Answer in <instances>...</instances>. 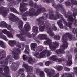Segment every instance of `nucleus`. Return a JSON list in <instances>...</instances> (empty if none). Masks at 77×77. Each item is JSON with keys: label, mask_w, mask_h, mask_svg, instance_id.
Segmentation results:
<instances>
[{"label": "nucleus", "mask_w": 77, "mask_h": 77, "mask_svg": "<svg viewBox=\"0 0 77 77\" xmlns=\"http://www.w3.org/2000/svg\"><path fill=\"white\" fill-rule=\"evenodd\" d=\"M30 25L29 23H26L25 24L23 29L21 30V33L20 34H17L16 36L17 38H19L21 41H26V38L23 37V35H25V36H27L29 38H34L36 36L38 31V27L36 26H33L32 28V31L35 34L32 33L30 34L29 31H30Z\"/></svg>", "instance_id": "nucleus-1"}, {"label": "nucleus", "mask_w": 77, "mask_h": 77, "mask_svg": "<svg viewBox=\"0 0 77 77\" xmlns=\"http://www.w3.org/2000/svg\"><path fill=\"white\" fill-rule=\"evenodd\" d=\"M43 48V47L41 46L38 47L36 50L38 52H36L34 54L35 56L37 58L41 59V58H43L44 56H45V54H47V57H48V50H45L41 52L39 54V52L42 51Z\"/></svg>", "instance_id": "nucleus-2"}, {"label": "nucleus", "mask_w": 77, "mask_h": 77, "mask_svg": "<svg viewBox=\"0 0 77 77\" xmlns=\"http://www.w3.org/2000/svg\"><path fill=\"white\" fill-rule=\"evenodd\" d=\"M62 40L64 45L60 47L61 48L62 50H58L56 51V53L57 54H59V53L63 54V53H65V52L63 51L65 48H66L68 47V43L67 42V39L64 38V36H63Z\"/></svg>", "instance_id": "nucleus-3"}, {"label": "nucleus", "mask_w": 77, "mask_h": 77, "mask_svg": "<svg viewBox=\"0 0 77 77\" xmlns=\"http://www.w3.org/2000/svg\"><path fill=\"white\" fill-rule=\"evenodd\" d=\"M8 62L10 64L14 62V59L12 58V56L11 55H8L7 57V58L5 59V60H2L0 62L1 65H8Z\"/></svg>", "instance_id": "nucleus-4"}, {"label": "nucleus", "mask_w": 77, "mask_h": 77, "mask_svg": "<svg viewBox=\"0 0 77 77\" xmlns=\"http://www.w3.org/2000/svg\"><path fill=\"white\" fill-rule=\"evenodd\" d=\"M29 0H23L22 1V3L20 4V10L21 12H22V13L20 15L23 14L24 12H25L26 11V6L28 5L27 3H27V1Z\"/></svg>", "instance_id": "nucleus-5"}, {"label": "nucleus", "mask_w": 77, "mask_h": 77, "mask_svg": "<svg viewBox=\"0 0 77 77\" xmlns=\"http://www.w3.org/2000/svg\"><path fill=\"white\" fill-rule=\"evenodd\" d=\"M21 51L20 48H16L14 49V51L12 52V53L13 55V57L15 60L19 59L20 56L18 53H20Z\"/></svg>", "instance_id": "nucleus-6"}, {"label": "nucleus", "mask_w": 77, "mask_h": 77, "mask_svg": "<svg viewBox=\"0 0 77 77\" xmlns=\"http://www.w3.org/2000/svg\"><path fill=\"white\" fill-rule=\"evenodd\" d=\"M47 35L44 34H40L38 36L37 38L39 39L43 40L45 39L46 41L44 42V44L45 45H48V38H47Z\"/></svg>", "instance_id": "nucleus-7"}, {"label": "nucleus", "mask_w": 77, "mask_h": 77, "mask_svg": "<svg viewBox=\"0 0 77 77\" xmlns=\"http://www.w3.org/2000/svg\"><path fill=\"white\" fill-rule=\"evenodd\" d=\"M36 11V10L34 9L33 8H31L30 9L28 12H26L24 13L22 17H27V16H33L35 15V11Z\"/></svg>", "instance_id": "nucleus-8"}, {"label": "nucleus", "mask_w": 77, "mask_h": 77, "mask_svg": "<svg viewBox=\"0 0 77 77\" xmlns=\"http://www.w3.org/2000/svg\"><path fill=\"white\" fill-rule=\"evenodd\" d=\"M67 56L66 57L67 58V59L66 60L67 65L68 66H71L72 64V56L71 54H69V51H67L66 52Z\"/></svg>", "instance_id": "nucleus-9"}, {"label": "nucleus", "mask_w": 77, "mask_h": 77, "mask_svg": "<svg viewBox=\"0 0 77 77\" xmlns=\"http://www.w3.org/2000/svg\"><path fill=\"white\" fill-rule=\"evenodd\" d=\"M19 64H20V63L18 61L12 63L10 66L11 69L14 71H17L18 68Z\"/></svg>", "instance_id": "nucleus-10"}, {"label": "nucleus", "mask_w": 77, "mask_h": 77, "mask_svg": "<svg viewBox=\"0 0 77 77\" xmlns=\"http://www.w3.org/2000/svg\"><path fill=\"white\" fill-rule=\"evenodd\" d=\"M9 19L13 22H15V21H19V18L16 17L15 15L12 14H10V17H9Z\"/></svg>", "instance_id": "nucleus-11"}, {"label": "nucleus", "mask_w": 77, "mask_h": 77, "mask_svg": "<svg viewBox=\"0 0 77 77\" xmlns=\"http://www.w3.org/2000/svg\"><path fill=\"white\" fill-rule=\"evenodd\" d=\"M23 66L25 68L26 71L28 72H32L33 70V67L32 66H29L28 64H25L23 65Z\"/></svg>", "instance_id": "nucleus-12"}, {"label": "nucleus", "mask_w": 77, "mask_h": 77, "mask_svg": "<svg viewBox=\"0 0 77 77\" xmlns=\"http://www.w3.org/2000/svg\"><path fill=\"white\" fill-rule=\"evenodd\" d=\"M46 9L44 8H42L38 9L34 12V16L36 17L38 15L41 13V12H46Z\"/></svg>", "instance_id": "nucleus-13"}, {"label": "nucleus", "mask_w": 77, "mask_h": 77, "mask_svg": "<svg viewBox=\"0 0 77 77\" xmlns=\"http://www.w3.org/2000/svg\"><path fill=\"white\" fill-rule=\"evenodd\" d=\"M45 28L46 30H47V33H48V24L47 23L45 24L43 26L41 25L40 26H39V30L40 32H43L45 30Z\"/></svg>", "instance_id": "nucleus-14"}, {"label": "nucleus", "mask_w": 77, "mask_h": 77, "mask_svg": "<svg viewBox=\"0 0 77 77\" xmlns=\"http://www.w3.org/2000/svg\"><path fill=\"white\" fill-rule=\"evenodd\" d=\"M9 44L10 46H12V44H15L19 48H20L21 46V44L20 43L17 44V41H10L9 42Z\"/></svg>", "instance_id": "nucleus-15"}, {"label": "nucleus", "mask_w": 77, "mask_h": 77, "mask_svg": "<svg viewBox=\"0 0 77 77\" xmlns=\"http://www.w3.org/2000/svg\"><path fill=\"white\" fill-rule=\"evenodd\" d=\"M46 18H45L44 17H40L36 20L38 22V25H44V22L43 21L41 20H46Z\"/></svg>", "instance_id": "nucleus-16"}, {"label": "nucleus", "mask_w": 77, "mask_h": 77, "mask_svg": "<svg viewBox=\"0 0 77 77\" xmlns=\"http://www.w3.org/2000/svg\"><path fill=\"white\" fill-rule=\"evenodd\" d=\"M54 46H53L51 44H50L49 45V48L52 51L54 50L56 48L58 47V46H59V43L58 42H54Z\"/></svg>", "instance_id": "nucleus-17"}, {"label": "nucleus", "mask_w": 77, "mask_h": 77, "mask_svg": "<svg viewBox=\"0 0 77 77\" xmlns=\"http://www.w3.org/2000/svg\"><path fill=\"white\" fill-rule=\"evenodd\" d=\"M66 75H67V77H74V73L72 72L67 73H64L61 77H65Z\"/></svg>", "instance_id": "nucleus-18"}, {"label": "nucleus", "mask_w": 77, "mask_h": 77, "mask_svg": "<svg viewBox=\"0 0 77 77\" xmlns=\"http://www.w3.org/2000/svg\"><path fill=\"white\" fill-rule=\"evenodd\" d=\"M30 6H31L32 8H39V7L38 6L36 3L33 4V1H31L29 2V3Z\"/></svg>", "instance_id": "nucleus-19"}, {"label": "nucleus", "mask_w": 77, "mask_h": 77, "mask_svg": "<svg viewBox=\"0 0 77 77\" xmlns=\"http://www.w3.org/2000/svg\"><path fill=\"white\" fill-rule=\"evenodd\" d=\"M5 54L6 52H5V51L4 50H1V51L0 52V60H1L2 59L5 58Z\"/></svg>", "instance_id": "nucleus-20"}, {"label": "nucleus", "mask_w": 77, "mask_h": 77, "mask_svg": "<svg viewBox=\"0 0 77 77\" xmlns=\"http://www.w3.org/2000/svg\"><path fill=\"white\" fill-rule=\"evenodd\" d=\"M3 70L6 74H9V68L8 66H5Z\"/></svg>", "instance_id": "nucleus-21"}, {"label": "nucleus", "mask_w": 77, "mask_h": 77, "mask_svg": "<svg viewBox=\"0 0 77 77\" xmlns=\"http://www.w3.org/2000/svg\"><path fill=\"white\" fill-rule=\"evenodd\" d=\"M37 47V44L36 43H32L31 44V47L32 50L35 51L36 48Z\"/></svg>", "instance_id": "nucleus-22"}, {"label": "nucleus", "mask_w": 77, "mask_h": 77, "mask_svg": "<svg viewBox=\"0 0 77 77\" xmlns=\"http://www.w3.org/2000/svg\"><path fill=\"white\" fill-rule=\"evenodd\" d=\"M5 8L4 7H0V14H6L8 12L6 11H4Z\"/></svg>", "instance_id": "nucleus-23"}, {"label": "nucleus", "mask_w": 77, "mask_h": 77, "mask_svg": "<svg viewBox=\"0 0 77 77\" xmlns=\"http://www.w3.org/2000/svg\"><path fill=\"white\" fill-rule=\"evenodd\" d=\"M52 59L54 60V61L57 62H62V60L61 59H58V58H56V56L54 55L52 57Z\"/></svg>", "instance_id": "nucleus-24"}, {"label": "nucleus", "mask_w": 77, "mask_h": 77, "mask_svg": "<svg viewBox=\"0 0 77 77\" xmlns=\"http://www.w3.org/2000/svg\"><path fill=\"white\" fill-rule=\"evenodd\" d=\"M10 9V11H11V12L15 13L16 14H18V15H20V13H19V12H18L15 8H11Z\"/></svg>", "instance_id": "nucleus-25"}, {"label": "nucleus", "mask_w": 77, "mask_h": 77, "mask_svg": "<svg viewBox=\"0 0 77 77\" xmlns=\"http://www.w3.org/2000/svg\"><path fill=\"white\" fill-rule=\"evenodd\" d=\"M6 27V22L2 21L0 23V27Z\"/></svg>", "instance_id": "nucleus-26"}, {"label": "nucleus", "mask_w": 77, "mask_h": 77, "mask_svg": "<svg viewBox=\"0 0 77 77\" xmlns=\"http://www.w3.org/2000/svg\"><path fill=\"white\" fill-rule=\"evenodd\" d=\"M0 38H2L6 41H9V40L7 38V37H6L5 35L3 34L0 35Z\"/></svg>", "instance_id": "nucleus-27"}, {"label": "nucleus", "mask_w": 77, "mask_h": 77, "mask_svg": "<svg viewBox=\"0 0 77 77\" xmlns=\"http://www.w3.org/2000/svg\"><path fill=\"white\" fill-rule=\"evenodd\" d=\"M28 62L29 64H33L34 62V60L32 57L28 58Z\"/></svg>", "instance_id": "nucleus-28"}, {"label": "nucleus", "mask_w": 77, "mask_h": 77, "mask_svg": "<svg viewBox=\"0 0 77 77\" xmlns=\"http://www.w3.org/2000/svg\"><path fill=\"white\" fill-rule=\"evenodd\" d=\"M29 45H26V49L25 50V53H26L28 54H29Z\"/></svg>", "instance_id": "nucleus-29"}, {"label": "nucleus", "mask_w": 77, "mask_h": 77, "mask_svg": "<svg viewBox=\"0 0 77 77\" xmlns=\"http://www.w3.org/2000/svg\"><path fill=\"white\" fill-rule=\"evenodd\" d=\"M61 23L62 21H61V20H59L57 22V24L58 25H59V26H60V28L61 29H62L63 28V25Z\"/></svg>", "instance_id": "nucleus-30"}, {"label": "nucleus", "mask_w": 77, "mask_h": 77, "mask_svg": "<svg viewBox=\"0 0 77 77\" xmlns=\"http://www.w3.org/2000/svg\"><path fill=\"white\" fill-rule=\"evenodd\" d=\"M19 28H22L23 24V22L22 20H20L18 22Z\"/></svg>", "instance_id": "nucleus-31"}, {"label": "nucleus", "mask_w": 77, "mask_h": 77, "mask_svg": "<svg viewBox=\"0 0 77 77\" xmlns=\"http://www.w3.org/2000/svg\"><path fill=\"white\" fill-rule=\"evenodd\" d=\"M0 46L4 48H6V46L5 45V43L2 41H0Z\"/></svg>", "instance_id": "nucleus-32"}, {"label": "nucleus", "mask_w": 77, "mask_h": 77, "mask_svg": "<svg viewBox=\"0 0 77 77\" xmlns=\"http://www.w3.org/2000/svg\"><path fill=\"white\" fill-rule=\"evenodd\" d=\"M39 75L41 77H45V73L43 71H40L39 72Z\"/></svg>", "instance_id": "nucleus-33"}, {"label": "nucleus", "mask_w": 77, "mask_h": 77, "mask_svg": "<svg viewBox=\"0 0 77 77\" xmlns=\"http://www.w3.org/2000/svg\"><path fill=\"white\" fill-rule=\"evenodd\" d=\"M7 36L10 38H14L12 34L11 33L9 32H8V33L7 34Z\"/></svg>", "instance_id": "nucleus-34"}, {"label": "nucleus", "mask_w": 77, "mask_h": 77, "mask_svg": "<svg viewBox=\"0 0 77 77\" xmlns=\"http://www.w3.org/2000/svg\"><path fill=\"white\" fill-rule=\"evenodd\" d=\"M49 19H51V20H57V18L55 17L54 15H52L50 16Z\"/></svg>", "instance_id": "nucleus-35"}, {"label": "nucleus", "mask_w": 77, "mask_h": 77, "mask_svg": "<svg viewBox=\"0 0 77 77\" xmlns=\"http://www.w3.org/2000/svg\"><path fill=\"white\" fill-rule=\"evenodd\" d=\"M18 72L20 74H22V73H23V72H24V69L23 68H20L19 69V71Z\"/></svg>", "instance_id": "nucleus-36"}, {"label": "nucleus", "mask_w": 77, "mask_h": 77, "mask_svg": "<svg viewBox=\"0 0 77 77\" xmlns=\"http://www.w3.org/2000/svg\"><path fill=\"white\" fill-rule=\"evenodd\" d=\"M17 4V0L15 1H11V2L10 3V5L11 6H12V5H16Z\"/></svg>", "instance_id": "nucleus-37"}, {"label": "nucleus", "mask_w": 77, "mask_h": 77, "mask_svg": "<svg viewBox=\"0 0 77 77\" xmlns=\"http://www.w3.org/2000/svg\"><path fill=\"white\" fill-rule=\"evenodd\" d=\"M49 34L51 36H54V34L52 32L51 29H50L49 30Z\"/></svg>", "instance_id": "nucleus-38"}, {"label": "nucleus", "mask_w": 77, "mask_h": 77, "mask_svg": "<svg viewBox=\"0 0 77 77\" xmlns=\"http://www.w3.org/2000/svg\"><path fill=\"white\" fill-rule=\"evenodd\" d=\"M71 5H77V1L76 0H71Z\"/></svg>", "instance_id": "nucleus-39"}, {"label": "nucleus", "mask_w": 77, "mask_h": 77, "mask_svg": "<svg viewBox=\"0 0 77 77\" xmlns=\"http://www.w3.org/2000/svg\"><path fill=\"white\" fill-rule=\"evenodd\" d=\"M0 74H2L3 75H5V74L3 72V68L0 67Z\"/></svg>", "instance_id": "nucleus-40"}, {"label": "nucleus", "mask_w": 77, "mask_h": 77, "mask_svg": "<svg viewBox=\"0 0 77 77\" xmlns=\"http://www.w3.org/2000/svg\"><path fill=\"white\" fill-rule=\"evenodd\" d=\"M66 35H67V36L69 37V39H70V40L71 39H73L72 36H71V35L70 34L68 33H67Z\"/></svg>", "instance_id": "nucleus-41"}, {"label": "nucleus", "mask_w": 77, "mask_h": 77, "mask_svg": "<svg viewBox=\"0 0 77 77\" xmlns=\"http://www.w3.org/2000/svg\"><path fill=\"white\" fill-rule=\"evenodd\" d=\"M73 11V16L74 17H75V16H76V15H77V9H76V8H75V9Z\"/></svg>", "instance_id": "nucleus-42"}, {"label": "nucleus", "mask_w": 77, "mask_h": 77, "mask_svg": "<svg viewBox=\"0 0 77 77\" xmlns=\"http://www.w3.org/2000/svg\"><path fill=\"white\" fill-rule=\"evenodd\" d=\"M26 77H36L35 74H33L32 73L29 74Z\"/></svg>", "instance_id": "nucleus-43"}, {"label": "nucleus", "mask_w": 77, "mask_h": 77, "mask_svg": "<svg viewBox=\"0 0 77 77\" xmlns=\"http://www.w3.org/2000/svg\"><path fill=\"white\" fill-rule=\"evenodd\" d=\"M5 28H7L8 30H10L11 28V26L9 25H8L6 23V26L5 27Z\"/></svg>", "instance_id": "nucleus-44"}, {"label": "nucleus", "mask_w": 77, "mask_h": 77, "mask_svg": "<svg viewBox=\"0 0 77 77\" xmlns=\"http://www.w3.org/2000/svg\"><path fill=\"white\" fill-rule=\"evenodd\" d=\"M2 33H3L7 35V34L9 32V31H8L6 29H5L2 30Z\"/></svg>", "instance_id": "nucleus-45"}, {"label": "nucleus", "mask_w": 77, "mask_h": 77, "mask_svg": "<svg viewBox=\"0 0 77 77\" xmlns=\"http://www.w3.org/2000/svg\"><path fill=\"white\" fill-rule=\"evenodd\" d=\"M60 38V37L59 36H54V39L56 40H59Z\"/></svg>", "instance_id": "nucleus-46"}, {"label": "nucleus", "mask_w": 77, "mask_h": 77, "mask_svg": "<svg viewBox=\"0 0 77 77\" xmlns=\"http://www.w3.org/2000/svg\"><path fill=\"white\" fill-rule=\"evenodd\" d=\"M52 29H53L54 30L56 31L57 30V28H56V27L55 26V24H53L52 25Z\"/></svg>", "instance_id": "nucleus-47"}, {"label": "nucleus", "mask_w": 77, "mask_h": 77, "mask_svg": "<svg viewBox=\"0 0 77 77\" xmlns=\"http://www.w3.org/2000/svg\"><path fill=\"white\" fill-rule=\"evenodd\" d=\"M68 19L70 21H74V18H72L71 16H70L68 17Z\"/></svg>", "instance_id": "nucleus-48"}, {"label": "nucleus", "mask_w": 77, "mask_h": 77, "mask_svg": "<svg viewBox=\"0 0 77 77\" xmlns=\"http://www.w3.org/2000/svg\"><path fill=\"white\" fill-rule=\"evenodd\" d=\"M44 71L47 74V75L48 76V69L46 68L45 69Z\"/></svg>", "instance_id": "nucleus-49"}, {"label": "nucleus", "mask_w": 77, "mask_h": 77, "mask_svg": "<svg viewBox=\"0 0 77 77\" xmlns=\"http://www.w3.org/2000/svg\"><path fill=\"white\" fill-rule=\"evenodd\" d=\"M23 60H26V59H27V56L26 55H23Z\"/></svg>", "instance_id": "nucleus-50"}, {"label": "nucleus", "mask_w": 77, "mask_h": 77, "mask_svg": "<svg viewBox=\"0 0 77 77\" xmlns=\"http://www.w3.org/2000/svg\"><path fill=\"white\" fill-rule=\"evenodd\" d=\"M58 71H60L62 69V67L60 66H59L57 67Z\"/></svg>", "instance_id": "nucleus-51"}, {"label": "nucleus", "mask_w": 77, "mask_h": 77, "mask_svg": "<svg viewBox=\"0 0 77 77\" xmlns=\"http://www.w3.org/2000/svg\"><path fill=\"white\" fill-rule=\"evenodd\" d=\"M65 4L66 5V6H70L71 5L70 2H66L65 3Z\"/></svg>", "instance_id": "nucleus-52"}, {"label": "nucleus", "mask_w": 77, "mask_h": 77, "mask_svg": "<svg viewBox=\"0 0 77 77\" xmlns=\"http://www.w3.org/2000/svg\"><path fill=\"white\" fill-rule=\"evenodd\" d=\"M52 6H54V7L55 8H57V7H60V8H62V5H59L58 6L57 5V6H55V5H54V4H52Z\"/></svg>", "instance_id": "nucleus-53"}, {"label": "nucleus", "mask_w": 77, "mask_h": 77, "mask_svg": "<svg viewBox=\"0 0 77 77\" xmlns=\"http://www.w3.org/2000/svg\"><path fill=\"white\" fill-rule=\"evenodd\" d=\"M41 71V70L39 69H36V73H39V72Z\"/></svg>", "instance_id": "nucleus-54"}, {"label": "nucleus", "mask_w": 77, "mask_h": 77, "mask_svg": "<svg viewBox=\"0 0 77 77\" xmlns=\"http://www.w3.org/2000/svg\"><path fill=\"white\" fill-rule=\"evenodd\" d=\"M71 24H72V23H69L68 24V25H67L66 24V26H68V27H69V28H71Z\"/></svg>", "instance_id": "nucleus-55"}, {"label": "nucleus", "mask_w": 77, "mask_h": 77, "mask_svg": "<svg viewBox=\"0 0 77 77\" xmlns=\"http://www.w3.org/2000/svg\"><path fill=\"white\" fill-rule=\"evenodd\" d=\"M21 74V73H19V72L18 71L17 72V73L16 74V76L17 77H18L20 76V75Z\"/></svg>", "instance_id": "nucleus-56"}, {"label": "nucleus", "mask_w": 77, "mask_h": 77, "mask_svg": "<svg viewBox=\"0 0 77 77\" xmlns=\"http://www.w3.org/2000/svg\"><path fill=\"white\" fill-rule=\"evenodd\" d=\"M22 18L24 21H26L27 20V17H25L24 16H22Z\"/></svg>", "instance_id": "nucleus-57"}, {"label": "nucleus", "mask_w": 77, "mask_h": 77, "mask_svg": "<svg viewBox=\"0 0 77 77\" xmlns=\"http://www.w3.org/2000/svg\"><path fill=\"white\" fill-rule=\"evenodd\" d=\"M22 48H21V49L23 51V50L24 49V44H22Z\"/></svg>", "instance_id": "nucleus-58"}, {"label": "nucleus", "mask_w": 77, "mask_h": 77, "mask_svg": "<svg viewBox=\"0 0 77 77\" xmlns=\"http://www.w3.org/2000/svg\"><path fill=\"white\" fill-rule=\"evenodd\" d=\"M25 74H24V73H22V74H21V75L20 76V77H25Z\"/></svg>", "instance_id": "nucleus-59"}, {"label": "nucleus", "mask_w": 77, "mask_h": 77, "mask_svg": "<svg viewBox=\"0 0 77 77\" xmlns=\"http://www.w3.org/2000/svg\"><path fill=\"white\" fill-rule=\"evenodd\" d=\"M45 65H46V66H48V61H46L45 63Z\"/></svg>", "instance_id": "nucleus-60"}, {"label": "nucleus", "mask_w": 77, "mask_h": 77, "mask_svg": "<svg viewBox=\"0 0 77 77\" xmlns=\"http://www.w3.org/2000/svg\"><path fill=\"white\" fill-rule=\"evenodd\" d=\"M39 65L42 66L43 65V63H39Z\"/></svg>", "instance_id": "nucleus-61"}, {"label": "nucleus", "mask_w": 77, "mask_h": 77, "mask_svg": "<svg viewBox=\"0 0 77 77\" xmlns=\"http://www.w3.org/2000/svg\"><path fill=\"white\" fill-rule=\"evenodd\" d=\"M64 69L65 71H67V69H68V68L65 67L64 68Z\"/></svg>", "instance_id": "nucleus-62"}, {"label": "nucleus", "mask_w": 77, "mask_h": 77, "mask_svg": "<svg viewBox=\"0 0 77 77\" xmlns=\"http://www.w3.org/2000/svg\"><path fill=\"white\" fill-rule=\"evenodd\" d=\"M51 44V40L50 39H49V44Z\"/></svg>", "instance_id": "nucleus-63"}, {"label": "nucleus", "mask_w": 77, "mask_h": 77, "mask_svg": "<svg viewBox=\"0 0 77 77\" xmlns=\"http://www.w3.org/2000/svg\"><path fill=\"white\" fill-rule=\"evenodd\" d=\"M8 74L9 75H7L6 76H5V77H11V75H9V74Z\"/></svg>", "instance_id": "nucleus-64"}]
</instances>
